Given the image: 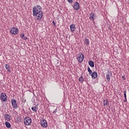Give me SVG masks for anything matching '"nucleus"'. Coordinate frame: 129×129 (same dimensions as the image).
<instances>
[{
  "label": "nucleus",
  "instance_id": "13",
  "mask_svg": "<svg viewBox=\"0 0 129 129\" xmlns=\"http://www.w3.org/2000/svg\"><path fill=\"white\" fill-rule=\"evenodd\" d=\"M89 65L91 67H94V62L92 60L89 61Z\"/></svg>",
  "mask_w": 129,
  "mask_h": 129
},
{
  "label": "nucleus",
  "instance_id": "15",
  "mask_svg": "<svg viewBox=\"0 0 129 129\" xmlns=\"http://www.w3.org/2000/svg\"><path fill=\"white\" fill-rule=\"evenodd\" d=\"M32 110L34 111V112L37 113V109H38V107L33 106L31 107Z\"/></svg>",
  "mask_w": 129,
  "mask_h": 129
},
{
  "label": "nucleus",
  "instance_id": "1",
  "mask_svg": "<svg viewBox=\"0 0 129 129\" xmlns=\"http://www.w3.org/2000/svg\"><path fill=\"white\" fill-rule=\"evenodd\" d=\"M33 15L36 20L40 21L43 18V12L42 7L40 6H37L33 8Z\"/></svg>",
  "mask_w": 129,
  "mask_h": 129
},
{
  "label": "nucleus",
  "instance_id": "21",
  "mask_svg": "<svg viewBox=\"0 0 129 129\" xmlns=\"http://www.w3.org/2000/svg\"><path fill=\"white\" fill-rule=\"evenodd\" d=\"M124 92V96L125 97V100H124V102L126 101V91H123Z\"/></svg>",
  "mask_w": 129,
  "mask_h": 129
},
{
  "label": "nucleus",
  "instance_id": "26",
  "mask_svg": "<svg viewBox=\"0 0 129 129\" xmlns=\"http://www.w3.org/2000/svg\"><path fill=\"white\" fill-rule=\"evenodd\" d=\"M7 71L8 72H12V71H11V70L10 69V68L9 69H7Z\"/></svg>",
  "mask_w": 129,
  "mask_h": 129
},
{
  "label": "nucleus",
  "instance_id": "19",
  "mask_svg": "<svg viewBox=\"0 0 129 129\" xmlns=\"http://www.w3.org/2000/svg\"><path fill=\"white\" fill-rule=\"evenodd\" d=\"M87 70L89 72V74H90V75H91V74H92V71H91V69H90V68L88 67L87 68Z\"/></svg>",
  "mask_w": 129,
  "mask_h": 129
},
{
  "label": "nucleus",
  "instance_id": "4",
  "mask_svg": "<svg viewBox=\"0 0 129 129\" xmlns=\"http://www.w3.org/2000/svg\"><path fill=\"white\" fill-rule=\"evenodd\" d=\"M77 59L79 63H82L83 60H84V55H83V53H79Z\"/></svg>",
  "mask_w": 129,
  "mask_h": 129
},
{
  "label": "nucleus",
  "instance_id": "9",
  "mask_svg": "<svg viewBox=\"0 0 129 129\" xmlns=\"http://www.w3.org/2000/svg\"><path fill=\"white\" fill-rule=\"evenodd\" d=\"M95 18V14L93 13V12L91 13L89 16V19L91 21H94V19Z\"/></svg>",
  "mask_w": 129,
  "mask_h": 129
},
{
  "label": "nucleus",
  "instance_id": "8",
  "mask_svg": "<svg viewBox=\"0 0 129 129\" xmlns=\"http://www.w3.org/2000/svg\"><path fill=\"white\" fill-rule=\"evenodd\" d=\"M73 7L74 8V9L75 10V11H78V10H79V9L80 8L79 3H75Z\"/></svg>",
  "mask_w": 129,
  "mask_h": 129
},
{
  "label": "nucleus",
  "instance_id": "12",
  "mask_svg": "<svg viewBox=\"0 0 129 129\" xmlns=\"http://www.w3.org/2000/svg\"><path fill=\"white\" fill-rule=\"evenodd\" d=\"M70 29H71V32H72V33H73V32H74V31H75V29H76V27H75V25L72 24L70 26Z\"/></svg>",
  "mask_w": 129,
  "mask_h": 129
},
{
  "label": "nucleus",
  "instance_id": "11",
  "mask_svg": "<svg viewBox=\"0 0 129 129\" xmlns=\"http://www.w3.org/2000/svg\"><path fill=\"white\" fill-rule=\"evenodd\" d=\"M92 79H95V78H97V73L96 72H94L91 74Z\"/></svg>",
  "mask_w": 129,
  "mask_h": 129
},
{
  "label": "nucleus",
  "instance_id": "14",
  "mask_svg": "<svg viewBox=\"0 0 129 129\" xmlns=\"http://www.w3.org/2000/svg\"><path fill=\"white\" fill-rule=\"evenodd\" d=\"M5 125H6V126H7L8 127V128H11V123H10V122H8V121H6L5 122Z\"/></svg>",
  "mask_w": 129,
  "mask_h": 129
},
{
  "label": "nucleus",
  "instance_id": "2",
  "mask_svg": "<svg viewBox=\"0 0 129 129\" xmlns=\"http://www.w3.org/2000/svg\"><path fill=\"white\" fill-rule=\"evenodd\" d=\"M0 99L3 102H7L8 101V96L5 93H2L1 94Z\"/></svg>",
  "mask_w": 129,
  "mask_h": 129
},
{
  "label": "nucleus",
  "instance_id": "23",
  "mask_svg": "<svg viewBox=\"0 0 129 129\" xmlns=\"http://www.w3.org/2000/svg\"><path fill=\"white\" fill-rule=\"evenodd\" d=\"M20 37H21V38H24V37H25V34L24 33H22L20 35Z\"/></svg>",
  "mask_w": 129,
  "mask_h": 129
},
{
  "label": "nucleus",
  "instance_id": "18",
  "mask_svg": "<svg viewBox=\"0 0 129 129\" xmlns=\"http://www.w3.org/2000/svg\"><path fill=\"white\" fill-rule=\"evenodd\" d=\"M104 105L105 106L106 105H108V101L107 100H104L103 101Z\"/></svg>",
  "mask_w": 129,
  "mask_h": 129
},
{
  "label": "nucleus",
  "instance_id": "16",
  "mask_svg": "<svg viewBox=\"0 0 129 129\" xmlns=\"http://www.w3.org/2000/svg\"><path fill=\"white\" fill-rule=\"evenodd\" d=\"M84 43L86 44V45L88 46V45H89V40L87 38H86L84 41Z\"/></svg>",
  "mask_w": 129,
  "mask_h": 129
},
{
  "label": "nucleus",
  "instance_id": "27",
  "mask_svg": "<svg viewBox=\"0 0 129 129\" xmlns=\"http://www.w3.org/2000/svg\"><path fill=\"white\" fill-rule=\"evenodd\" d=\"M52 24L54 26H55V25H56V23H55V21H52Z\"/></svg>",
  "mask_w": 129,
  "mask_h": 129
},
{
  "label": "nucleus",
  "instance_id": "20",
  "mask_svg": "<svg viewBox=\"0 0 129 129\" xmlns=\"http://www.w3.org/2000/svg\"><path fill=\"white\" fill-rule=\"evenodd\" d=\"M79 80L80 82H83V81H84V78H83V77L81 76L79 78Z\"/></svg>",
  "mask_w": 129,
  "mask_h": 129
},
{
  "label": "nucleus",
  "instance_id": "3",
  "mask_svg": "<svg viewBox=\"0 0 129 129\" xmlns=\"http://www.w3.org/2000/svg\"><path fill=\"white\" fill-rule=\"evenodd\" d=\"M24 122L25 125H31V123H32V118L29 117H26L24 119Z\"/></svg>",
  "mask_w": 129,
  "mask_h": 129
},
{
  "label": "nucleus",
  "instance_id": "5",
  "mask_svg": "<svg viewBox=\"0 0 129 129\" xmlns=\"http://www.w3.org/2000/svg\"><path fill=\"white\" fill-rule=\"evenodd\" d=\"M11 104L14 109H17L18 108V103L15 99L11 100Z\"/></svg>",
  "mask_w": 129,
  "mask_h": 129
},
{
  "label": "nucleus",
  "instance_id": "28",
  "mask_svg": "<svg viewBox=\"0 0 129 129\" xmlns=\"http://www.w3.org/2000/svg\"><path fill=\"white\" fill-rule=\"evenodd\" d=\"M53 112H54V113L56 112V110H55V111H54Z\"/></svg>",
  "mask_w": 129,
  "mask_h": 129
},
{
  "label": "nucleus",
  "instance_id": "24",
  "mask_svg": "<svg viewBox=\"0 0 129 129\" xmlns=\"http://www.w3.org/2000/svg\"><path fill=\"white\" fill-rule=\"evenodd\" d=\"M68 2L70 4H72V3H73V0H68Z\"/></svg>",
  "mask_w": 129,
  "mask_h": 129
},
{
  "label": "nucleus",
  "instance_id": "17",
  "mask_svg": "<svg viewBox=\"0 0 129 129\" xmlns=\"http://www.w3.org/2000/svg\"><path fill=\"white\" fill-rule=\"evenodd\" d=\"M106 79L108 82H109V81H110V76L108 74H107L106 75Z\"/></svg>",
  "mask_w": 129,
  "mask_h": 129
},
{
  "label": "nucleus",
  "instance_id": "6",
  "mask_svg": "<svg viewBox=\"0 0 129 129\" xmlns=\"http://www.w3.org/2000/svg\"><path fill=\"white\" fill-rule=\"evenodd\" d=\"M40 124L43 127H47V126H48V123H47V121L44 118L41 119V120H40Z\"/></svg>",
  "mask_w": 129,
  "mask_h": 129
},
{
  "label": "nucleus",
  "instance_id": "25",
  "mask_svg": "<svg viewBox=\"0 0 129 129\" xmlns=\"http://www.w3.org/2000/svg\"><path fill=\"white\" fill-rule=\"evenodd\" d=\"M22 39L23 40H27L28 39V37L24 36V37H22Z\"/></svg>",
  "mask_w": 129,
  "mask_h": 129
},
{
  "label": "nucleus",
  "instance_id": "7",
  "mask_svg": "<svg viewBox=\"0 0 129 129\" xmlns=\"http://www.w3.org/2000/svg\"><path fill=\"white\" fill-rule=\"evenodd\" d=\"M10 33H11L12 35H17L18 33H19V30L17 27H13L10 30Z\"/></svg>",
  "mask_w": 129,
  "mask_h": 129
},
{
  "label": "nucleus",
  "instance_id": "10",
  "mask_svg": "<svg viewBox=\"0 0 129 129\" xmlns=\"http://www.w3.org/2000/svg\"><path fill=\"white\" fill-rule=\"evenodd\" d=\"M4 118L7 121H10L11 120V116L8 114H5L4 115Z\"/></svg>",
  "mask_w": 129,
  "mask_h": 129
},
{
  "label": "nucleus",
  "instance_id": "22",
  "mask_svg": "<svg viewBox=\"0 0 129 129\" xmlns=\"http://www.w3.org/2000/svg\"><path fill=\"white\" fill-rule=\"evenodd\" d=\"M5 67L7 70L10 69V65L6 64H5Z\"/></svg>",
  "mask_w": 129,
  "mask_h": 129
},
{
  "label": "nucleus",
  "instance_id": "29",
  "mask_svg": "<svg viewBox=\"0 0 129 129\" xmlns=\"http://www.w3.org/2000/svg\"><path fill=\"white\" fill-rule=\"evenodd\" d=\"M127 129H129V127L127 128Z\"/></svg>",
  "mask_w": 129,
  "mask_h": 129
},
{
  "label": "nucleus",
  "instance_id": "30",
  "mask_svg": "<svg viewBox=\"0 0 129 129\" xmlns=\"http://www.w3.org/2000/svg\"><path fill=\"white\" fill-rule=\"evenodd\" d=\"M0 71H1V69H0Z\"/></svg>",
  "mask_w": 129,
  "mask_h": 129
}]
</instances>
